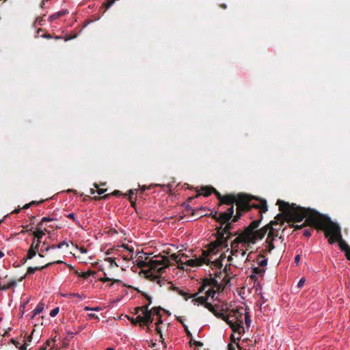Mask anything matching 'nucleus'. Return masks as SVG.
<instances>
[{"label": "nucleus", "instance_id": "f257e3e1", "mask_svg": "<svg viewBox=\"0 0 350 350\" xmlns=\"http://www.w3.org/2000/svg\"><path fill=\"white\" fill-rule=\"evenodd\" d=\"M277 204L279 206L280 211L286 213L287 223L300 222L305 219V222L301 225L289 224V226L291 228H294L295 230H301L306 226H310V228L318 230H324V228H319L314 226L315 225H313L308 220L310 216L312 217V215H316V213L323 215L315 209L301 207L300 206H297L295 204H290L288 202H286L281 200H278L277 201Z\"/></svg>", "mask_w": 350, "mask_h": 350}, {"label": "nucleus", "instance_id": "f03ea898", "mask_svg": "<svg viewBox=\"0 0 350 350\" xmlns=\"http://www.w3.org/2000/svg\"><path fill=\"white\" fill-rule=\"evenodd\" d=\"M308 220L313 225H315L314 226L319 228H324V234L325 237L328 238V243L329 244L338 242L340 250L343 252L350 248L349 245L342 239L340 226L332 221L329 217L326 215L316 213V215L310 216Z\"/></svg>", "mask_w": 350, "mask_h": 350}, {"label": "nucleus", "instance_id": "7ed1b4c3", "mask_svg": "<svg viewBox=\"0 0 350 350\" xmlns=\"http://www.w3.org/2000/svg\"><path fill=\"white\" fill-rule=\"evenodd\" d=\"M254 199L258 200L251 195L243 193H238V199L236 202L237 213L232 218L233 222L238 221L242 216L243 213L250 211L252 208L258 209L261 217H262V213L267 212L268 210L267 202L265 200H259V204H251L250 202Z\"/></svg>", "mask_w": 350, "mask_h": 350}, {"label": "nucleus", "instance_id": "20e7f679", "mask_svg": "<svg viewBox=\"0 0 350 350\" xmlns=\"http://www.w3.org/2000/svg\"><path fill=\"white\" fill-rule=\"evenodd\" d=\"M220 247L224 248L222 246L213 247L211 242L208 245V248L206 250H202V255L200 257L189 259L185 263L189 267H200L204 264H206L212 269L215 268L216 269L220 270L223 267V264L221 260H212V256L216 255L219 252Z\"/></svg>", "mask_w": 350, "mask_h": 350}, {"label": "nucleus", "instance_id": "39448f33", "mask_svg": "<svg viewBox=\"0 0 350 350\" xmlns=\"http://www.w3.org/2000/svg\"><path fill=\"white\" fill-rule=\"evenodd\" d=\"M143 253L139 255L136 260V265L140 269L148 268L147 270H143L144 273L146 271H156L157 273H163L166 268H167L170 265V260L168 257L165 256H154L153 258H149V257H146L144 260H143Z\"/></svg>", "mask_w": 350, "mask_h": 350}, {"label": "nucleus", "instance_id": "423d86ee", "mask_svg": "<svg viewBox=\"0 0 350 350\" xmlns=\"http://www.w3.org/2000/svg\"><path fill=\"white\" fill-rule=\"evenodd\" d=\"M233 221L232 219L227 221L224 225H221L220 226L216 228L217 232L215 234L216 240L212 242V245L213 247L215 246H222L224 248L227 249V252L229 251L228 243V241L230 239L233 237L238 236L239 232H231V230L233 228Z\"/></svg>", "mask_w": 350, "mask_h": 350}, {"label": "nucleus", "instance_id": "0eeeda50", "mask_svg": "<svg viewBox=\"0 0 350 350\" xmlns=\"http://www.w3.org/2000/svg\"><path fill=\"white\" fill-rule=\"evenodd\" d=\"M260 219L253 221L245 229L241 232L246 238H247L252 244H254L258 239H262L268 230L271 227V225H265L262 228L256 230L259 226Z\"/></svg>", "mask_w": 350, "mask_h": 350}, {"label": "nucleus", "instance_id": "6e6552de", "mask_svg": "<svg viewBox=\"0 0 350 350\" xmlns=\"http://www.w3.org/2000/svg\"><path fill=\"white\" fill-rule=\"evenodd\" d=\"M243 311V308H237L232 310L228 315V317H230V319L227 321V324L230 326L233 332H237L239 334H242L245 332L242 319Z\"/></svg>", "mask_w": 350, "mask_h": 350}, {"label": "nucleus", "instance_id": "1a4fd4ad", "mask_svg": "<svg viewBox=\"0 0 350 350\" xmlns=\"http://www.w3.org/2000/svg\"><path fill=\"white\" fill-rule=\"evenodd\" d=\"M250 240L246 238L243 234L240 233L231 243V249L230 254L234 256H237L239 250V243H245V244H252Z\"/></svg>", "mask_w": 350, "mask_h": 350}, {"label": "nucleus", "instance_id": "9d476101", "mask_svg": "<svg viewBox=\"0 0 350 350\" xmlns=\"http://www.w3.org/2000/svg\"><path fill=\"white\" fill-rule=\"evenodd\" d=\"M278 237V233L273 232L272 229L268 232V236L266 239L265 249L262 250L263 252L271 254V251L275 248L273 241Z\"/></svg>", "mask_w": 350, "mask_h": 350}, {"label": "nucleus", "instance_id": "9b49d317", "mask_svg": "<svg viewBox=\"0 0 350 350\" xmlns=\"http://www.w3.org/2000/svg\"><path fill=\"white\" fill-rule=\"evenodd\" d=\"M234 206L229 207L226 211L220 212L219 214V224L224 225L227 221L232 220L234 214Z\"/></svg>", "mask_w": 350, "mask_h": 350}, {"label": "nucleus", "instance_id": "f8f14e48", "mask_svg": "<svg viewBox=\"0 0 350 350\" xmlns=\"http://www.w3.org/2000/svg\"><path fill=\"white\" fill-rule=\"evenodd\" d=\"M163 273H159L156 271H146L145 273V278L150 280V281H155L160 286H162L165 284L166 280L164 279V278H161V275Z\"/></svg>", "mask_w": 350, "mask_h": 350}, {"label": "nucleus", "instance_id": "ddd939ff", "mask_svg": "<svg viewBox=\"0 0 350 350\" xmlns=\"http://www.w3.org/2000/svg\"><path fill=\"white\" fill-rule=\"evenodd\" d=\"M238 194L235 195L230 193L224 195L222 196L221 201L219 202V206L222 204L230 205V206H234V204H236Z\"/></svg>", "mask_w": 350, "mask_h": 350}, {"label": "nucleus", "instance_id": "4468645a", "mask_svg": "<svg viewBox=\"0 0 350 350\" xmlns=\"http://www.w3.org/2000/svg\"><path fill=\"white\" fill-rule=\"evenodd\" d=\"M138 319L140 321V327H144L150 325L153 322L154 317L152 316V313L148 312L144 315H138Z\"/></svg>", "mask_w": 350, "mask_h": 350}, {"label": "nucleus", "instance_id": "2eb2a0df", "mask_svg": "<svg viewBox=\"0 0 350 350\" xmlns=\"http://www.w3.org/2000/svg\"><path fill=\"white\" fill-rule=\"evenodd\" d=\"M187 258V256L183 253L172 254L170 255L171 260H174L178 264V268L181 269H184V265L188 266L185 263L187 262V260L185 262H183V260H182V258Z\"/></svg>", "mask_w": 350, "mask_h": 350}, {"label": "nucleus", "instance_id": "dca6fc26", "mask_svg": "<svg viewBox=\"0 0 350 350\" xmlns=\"http://www.w3.org/2000/svg\"><path fill=\"white\" fill-rule=\"evenodd\" d=\"M45 232L46 230H42L40 228H37L36 230L32 232V234L34 237L33 240L35 239L36 242L34 243V246H36V248H39L40 243H42V237L45 234Z\"/></svg>", "mask_w": 350, "mask_h": 350}, {"label": "nucleus", "instance_id": "f3484780", "mask_svg": "<svg viewBox=\"0 0 350 350\" xmlns=\"http://www.w3.org/2000/svg\"><path fill=\"white\" fill-rule=\"evenodd\" d=\"M284 221H286V213L284 212H282L281 213L278 214L273 221H271L269 224L267 225H271V227L268 230L269 231L272 229V231L274 232V228H273V226L278 225L280 222H281L282 224H284Z\"/></svg>", "mask_w": 350, "mask_h": 350}, {"label": "nucleus", "instance_id": "a211bd4d", "mask_svg": "<svg viewBox=\"0 0 350 350\" xmlns=\"http://www.w3.org/2000/svg\"><path fill=\"white\" fill-rule=\"evenodd\" d=\"M54 263L61 264V263H63V261L59 260H56V261H54V262H48L46 265H42V266L29 267L27 269L26 274L28 275V274L34 273L36 271L42 270V269H44V268L49 267L50 265H53Z\"/></svg>", "mask_w": 350, "mask_h": 350}, {"label": "nucleus", "instance_id": "6ab92c4d", "mask_svg": "<svg viewBox=\"0 0 350 350\" xmlns=\"http://www.w3.org/2000/svg\"><path fill=\"white\" fill-rule=\"evenodd\" d=\"M222 274L221 271H219L217 273H215L214 278H205L204 280L205 281V284H207V286H211L214 288H219L220 284L216 278H220V275Z\"/></svg>", "mask_w": 350, "mask_h": 350}, {"label": "nucleus", "instance_id": "aec40b11", "mask_svg": "<svg viewBox=\"0 0 350 350\" xmlns=\"http://www.w3.org/2000/svg\"><path fill=\"white\" fill-rule=\"evenodd\" d=\"M169 290L176 291L178 295L183 297L185 300H188L189 298L197 297V293L189 295L188 293L180 289L178 287L174 286L172 284L169 287Z\"/></svg>", "mask_w": 350, "mask_h": 350}, {"label": "nucleus", "instance_id": "412c9836", "mask_svg": "<svg viewBox=\"0 0 350 350\" xmlns=\"http://www.w3.org/2000/svg\"><path fill=\"white\" fill-rule=\"evenodd\" d=\"M213 188V187H203L201 189V190L203 191V193H198L195 197L189 198L188 200L189 202H191L195 198H198V196H200L201 195H203L205 197H208L212 193Z\"/></svg>", "mask_w": 350, "mask_h": 350}, {"label": "nucleus", "instance_id": "4be33fe9", "mask_svg": "<svg viewBox=\"0 0 350 350\" xmlns=\"http://www.w3.org/2000/svg\"><path fill=\"white\" fill-rule=\"evenodd\" d=\"M35 242H36L35 239L33 240L32 243L31 244L29 250H27L26 259H31V258H33V257H34L36 255V253L38 251V249L36 248V246H34Z\"/></svg>", "mask_w": 350, "mask_h": 350}, {"label": "nucleus", "instance_id": "5701e85b", "mask_svg": "<svg viewBox=\"0 0 350 350\" xmlns=\"http://www.w3.org/2000/svg\"><path fill=\"white\" fill-rule=\"evenodd\" d=\"M161 310H163L166 313L169 314V312L162 308L161 306H154L149 310V311L152 313V316L154 317V316L158 317L161 315Z\"/></svg>", "mask_w": 350, "mask_h": 350}, {"label": "nucleus", "instance_id": "b1692460", "mask_svg": "<svg viewBox=\"0 0 350 350\" xmlns=\"http://www.w3.org/2000/svg\"><path fill=\"white\" fill-rule=\"evenodd\" d=\"M44 308V304L42 302H40L36 308L33 310V314L31 316V318L33 319L36 315L41 313Z\"/></svg>", "mask_w": 350, "mask_h": 350}, {"label": "nucleus", "instance_id": "393cba45", "mask_svg": "<svg viewBox=\"0 0 350 350\" xmlns=\"http://www.w3.org/2000/svg\"><path fill=\"white\" fill-rule=\"evenodd\" d=\"M122 195V192L119 190H115L114 191H113L111 193H109V194H106L100 198L99 197H97V196H95L94 197V199L96 200H100V199H108L109 198L110 196H121Z\"/></svg>", "mask_w": 350, "mask_h": 350}, {"label": "nucleus", "instance_id": "a878e982", "mask_svg": "<svg viewBox=\"0 0 350 350\" xmlns=\"http://www.w3.org/2000/svg\"><path fill=\"white\" fill-rule=\"evenodd\" d=\"M55 340L53 339L47 340L45 343L40 348L39 350H46L48 347L51 349L49 350H52L53 346L55 345Z\"/></svg>", "mask_w": 350, "mask_h": 350}, {"label": "nucleus", "instance_id": "bb28decb", "mask_svg": "<svg viewBox=\"0 0 350 350\" xmlns=\"http://www.w3.org/2000/svg\"><path fill=\"white\" fill-rule=\"evenodd\" d=\"M187 209L192 211V216L200 218L203 216L202 211L204 210L203 207L200 208L198 210H193L190 206H187Z\"/></svg>", "mask_w": 350, "mask_h": 350}, {"label": "nucleus", "instance_id": "cd10ccee", "mask_svg": "<svg viewBox=\"0 0 350 350\" xmlns=\"http://www.w3.org/2000/svg\"><path fill=\"white\" fill-rule=\"evenodd\" d=\"M256 262L258 265L261 267H263L267 265V259L265 258L262 254H259L258 256V258H256Z\"/></svg>", "mask_w": 350, "mask_h": 350}, {"label": "nucleus", "instance_id": "c85d7f7f", "mask_svg": "<svg viewBox=\"0 0 350 350\" xmlns=\"http://www.w3.org/2000/svg\"><path fill=\"white\" fill-rule=\"evenodd\" d=\"M192 298H193L192 302L194 304H196L197 303H198L199 304H202L204 306V304L207 301V297H204V296H200V297H192Z\"/></svg>", "mask_w": 350, "mask_h": 350}, {"label": "nucleus", "instance_id": "c756f323", "mask_svg": "<svg viewBox=\"0 0 350 350\" xmlns=\"http://www.w3.org/2000/svg\"><path fill=\"white\" fill-rule=\"evenodd\" d=\"M64 246L68 247V243L65 241L59 243L58 245H52L51 246H48L44 250L49 251L51 249H55V248L61 249Z\"/></svg>", "mask_w": 350, "mask_h": 350}, {"label": "nucleus", "instance_id": "7c9ffc66", "mask_svg": "<svg viewBox=\"0 0 350 350\" xmlns=\"http://www.w3.org/2000/svg\"><path fill=\"white\" fill-rule=\"evenodd\" d=\"M68 13V11L67 10H61V11H59L56 13H55L54 14L51 15L50 17H49V20L50 21H53V20H55L65 14H66Z\"/></svg>", "mask_w": 350, "mask_h": 350}, {"label": "nucleus", "instance_id": "2f4dec72", "mask_svg": "<svg viewBox=\"0 0 350 350\" xmlns=\"http://www.w3.org/2000/svg\"><path fill=\"white\" fill-rule=\"evenodd\" d=\"M265 272V269L262 267H256L252 269V273L259 275H262Z\"/></svg>", "mask_w": 350, "mask_h": 350}, {"label": "nucleus", "instance_id": "473e14b6", "mask_svg": "<svg viewBox=\"0 0 350 350\" xmlns=\"http://www.w3.org/2000/svg\"><path fill=\"white\" fill-rule=\"evenodd\" d=\"M16 285V281L15 280H12L6 285H3V287L1 288V291H6L13 286H15Z\"/></svg>", "mask_w": 350, "mask_h": 350}, {"label": "nucleus", "instance_id": "72a5a7b5", "mask_svg": "<svg viewBox=\"0 0 350 350\" xmlns=\"http://www.w3.org/2000/svg\"><path fill=\"white\" fill-rule=\"evenodd\" d=\"M100 281L103 282H112V283L110 284V286H111L113 285V284L114 283H117V282H120V280H115V279H112V278H108V277H104V278H100L99 279Z\"/></svg>", "mask_w": 350, "mask_h": 350}, {"label": "nucleus", "instance_id": "f704fd0d", "mask_svg": "<svg viewBox=\"0 0 350 350\" xmlns=\"http://www.w3.org/2000/svg\"><path fill=\"white\" fill-rule=\"evenodd\" d=\"M96 274V272L94 271L88 270L85 272H81L80 274V277L83 278L84 279H87L90 275H94Z\"/></svg>", "mask_w": 350, "mask_h": 350}, {"label": "nucleus", "instance_id": "c9c22d12", "mask_svg": "<svg viewBox=\"0 0 350 350\" xmlns=\"http://www.w3.org/2000/svg\"><path fill=\"white\" fill-rule=\"evenodd\" d=\"M62 296L64 297H66V298L77 297V298H79L81 299L85 298V296L81 295H80L79 293L64 294V295H62Z\"/></svg>", "mask_w": 350, "mask_h": 350}, {"label": "nucleus", "instance_id": "e433bc0d", "mask_svg": "<svg viewBox=\"0 0 350 350\" xmlns=\"http://www.w3.org/2000/svg\"><path fill=\"white\" fill-rule=\"evenodd\" d=\"M137 291L140 293L142 296H143L148 301V304L146 305H148V306H150V304H152V297L145 292L141 291L139 290H137Z\"/></svg>", "mask_w": 350, "mask_h": 350}, {"label": "nucleus", "instance_id": "4c0bfd02", "mask_svg": "<svg viewBox=\"0 0 350 350\" xmlns=\"http://www.w3.org/2000/svg\"><path fill=\"white\" fill-rule=\"evenodd\" d=\"M215 317L224 320L226 323L228 319H230V317H228V315H225L223 312H219L218 313L215 314Z\"/></svg>", "mask_w": 350, "mask_h": 350}, {"label": "nucleus", "instance_id": "58836bf2", "mask_svg": "<svg viewBox=\"0 0 350 350\" xmlns=\"http://www.w3.org/2000/svg\"><path fill=\"white\" fill-rule=\"evenodd\" d=\"M245 323L247 327H249L251 323L250 316L248 312H245Z\"/></svg>", "mask_w": 350, "mask_h": 350}, {"label": "nucleus", "instance_id": "ea45409f", "mask_svg": "<svg viewBox=\"0 0 350 350\" xmlns=\"http://www.w3.org/2000/svg\"><path fill=\"white\" fill-rule=\"evenodd\" d=\"M138 310H140L141 312L142 313V314H145L146 312H150L149 311V306L148 305H144V306H139L138 307Z\"/></svg>", "mask_w": 350, "mask_h": 350}, {"label": "nucleus", "instance_id": "a19ab883", "mask_svg": "<svg viewBox=\"0 0 350 350\" xmlns=\"http://www.w3.org/2000/svg\"><path fill=\"white\" fill-rule=\"evenodd\" d=\"M128 319L130 320L131 323L133 325H136L139 324V325L140 326V321H139V319H138V315L137 316L136 318L128 317Z\"/></svg>", "mask_w": 350, "mask_h": 350}, {"label": "nucleus", "instance_id": "79ce46f5", "mask_svg": "<svg viewBox=\"0 0 350 350\" xmlns=\"http://www.w3.org/2000/svg\"><path fill=\"white\" fill-rule=\"evenodd\" d=\"M230 265L231 263H229L228 265H226L224 269V271L226 273V275L224 276L223 280L226 282L228 280L226 279L227 275L228 274V271L230 270Z\"/></svg>", "mask_w": 350, "mask_h": 350}, {"label": "nucleus", "instance_id": "37998d69", "mask_svg": "<svg viewBox=\"0 0 350 350\" xmlns=\"http://www.w3.org/2000/svg\"><path fill=\"white\" fill-rule=\"evenodd\" d=\"M215 295V291L213 288H210L206 291V295L204 297H207L208 299L209 297H213Z\"/></svg>", "mask_w": 350, "mask_h": 350}, {"label": "nucleus", "instance_id": "c03bdc74", "mask_svg": "<svg viewBox=\"0 0 350 350\" xmlns=\"http://www.w3.org/2000/svg\"><path fill=\"white\" fill-rule=\"evenodd\" d=\"M94 186L95 188H96V192H97V193L98 195H102V194H103L104 193H105L107 191L106 189H100L98 187V185L96 184V183H94Z\"/></svg>", "mask_w": 350, "mask_h": 350}, {"label": "nucleus", "instance_id": "a18cd8bd", "mask_svg": "<svg viewBox=\"0 0 350 350\" xmlns=\"http://www.w3.org/2000/svg\"><path fill=\"white\" fill-rule=\"evenodd\" d=\"M178 321H179V322H180V323L183 325V326L185 327V332H186V335H187V337L191 338H191H192V334H191V332L189 330L188 327H187L186 325H185L183 324V321H182L181 319H178Z\"/></svg>", "mask_w": 350, "mask_h": 350}, {"label": "nucleus", "instance_id": "49530a36", "mask_svg": "<svg viewBox=\"0 0 350 350\" xmlns=\"http://www.w3.org/2000/svg\"><path fill=\"white\" fill-rule=\"evenodd\" d=\"M190 345H195L197 347H202L203 346V343L200 341L193 340L192 338L190 340Z\"/></svg>", "mask_w": 350, "mask_h": 350}, {"label": "nucleus", "instance_id": "de8ad7c7", "mask_svg": "<svg viewBox=\"0 0 350 350\" xmlns=\"http://www.w3.org/2000/svg\"><path fill=\"white\" fill-rule=\"evenodd\" d=\"M106 260L110 263V267H112L113 265L117 267H119V265L116 262L115 258H107Z\"/></svg>", "mask_w": 350, "mask_h": 350}, {"label": "nucleus", "instance_id": "09e8293b", "mask_svg": "<svg viewBox=\"0 0 350 350\" xmlns=\"http://www.w3.org/2000/svg\"><path fill=\"white\" fill-rule=\"evenodd\" d=\"M219 212L215 211L214 213H211L209 215V216H211L212 218H213L217 222L219 223Z\"/></svg>", "mask_w": 350, "mask_h": 350}, {"label": "nucleus", "instance_id": "8fccbe9b", "mask_svg": "<svg viewBox=\"0 0 350 350\" xmlns=\"http://www.w3.org/2000/svg\"><path fill=\"white\" fill-rule=\"evenodd\" d=\"M212 193H213L215 196L217 197V198L219 200V201L220 202L221 198H222V195L218 191H217L215 188H213V191Z\"/></svg>", "mask_w": 350, "mask_h": 350}, {"label": "nucleus", "instance_id": "3c124183", "mask_svg": "<svg viewBox=\"0 0 350 350\" xmlns=\"http://www.w3.org/2000/svg\"><path fill=\"white\" fill-rule=\"evenodd\" d=\"M240 340V338H235L234 334H231L230 336V341L232 344H234L237 346V344H239L237 341Z\"/></svg>", "mask_w": 350, "mask_h": 350}, {"label": "nucleus", "instance_id": "603ef678", "mask_svg": "<svg viewBox=\"0 0 350 350\" xmlns=\"http://www.w3.org/2000/svg\"><path fill=\"white\" fill-rule=\"evenodd\" d=\"M59 311V308H58V307H57V308H55L53 309V310L50 312V316H51V317H55V316L58 314Z\"/></svg>", "mask_w": 350, "mask_h": 350}, {"label": "nucleus", "instance_id": "864d4df0", "mask_svg": "<svg viewBox=\"0 0 350 350\" xmlns=\"http://www.w3.org/2000/svg\"><path fill=\"white\" fill-rule=\"evenodd\" d=\"M208 286L207 284H205V281L203 280V282H202V286L199 288V290H198V292L197 293V295L199 294V293H202L205 288Z\"/></svg>", "mask_w": 350, "mask_h": 350}, {"label": "nucleus", "instance_id": "5fc2aeb1", "mask_svg": "<svg viewBox=\"0 0 350 350\" xmlns=\"http://www.w3.org/2000/svg\"><path fill=\"white\" fill-rule=\"evenodd\" d=\"M204 306L207 308L210 312L213 310L214 306L212 305L211 303L206 301V303L204 304Z\"/></svg>", "mask_w": 350, "mask_h": 350}, {"label": "nucleus", "instance_id": "6e6d98bb", "mask_svg": "<svg viewBox=\"0 0 350 350\" xmlns=\"http://www.w3.org/2000/svg\"><path fill=\"white\" fill-rule=\"evenodd\" d=\"M115 1L116 0H107V1L105 3V8H109L114 3Z\"/></svg>", "mask_w": 350, "mask_h": 350}, {"label": "nucleus", "instance_id": "4d7b16f0", "mask_svg": "<svg viewBox=\"0 0 350 350\" xmlns=\"http://www.w3.org/2000/svg\"><path fill=\"white\" fill-rule=\"evenodd\" d=\"M312 229H305L304 230V235L306 237H310L312 234Z\"/></svg>", "mask_w": 350, "mask_h": 350}, {"label": "nucleus", "instance_id": "13d9d810", "mask_svg": "<svg viewBox=\"0 0 350 350\" xmlns=\"http://www.w3.org/2000/svg\"><path fill=\"white\" fill-rule=\"evenodd\" d=\"M10 342L12 344H13L18 349L21 346V343L18 341H17L16 340H15V339H13V338L11 339L10 340Z\"/></svg>", "mask_w": 350, "mask_h": 350}, {"label": "nucleus", "instance_id": "bf43d9fd", "mask_svg": "<svg viewBox=\"0 0 350 350\" xmlns=\"http://www.w3.org/2000/svg\"><path fill=\"white\" fill-rule=\"evenodd\" d=\"M23 228H24V230L21 231V233H24L25 231H27V232L31 231V232H32V229H33V228L31 226H30L29 225H27L25 226H23Z\"/></svg>", "mask_w": 350, "mask_h": 350}, {"label": "nucleus", "instance_id": "052dcab7", "mask_svg": "<svg viewBox=\"0 0 350 350\" xmlns=\"http://www.w3.org/2000/svg\"><path fill=\"white\" fill-rule=\"evenodd\" d=\"M161 323H163V320H162V316L161 314L160 316L157 317V321L155 323V325L159 326V325Z\"/></svg>", "mask_w": 350, "mask_h": 350}, {"label": "nucleus", "instance_id": "680f3d73", "mask_svg": "<svg viewBox=\"0 0 350 350\" xmlns=\"http://www.w3.org/2000/svg\"><path fill=\"white\" fill-rule=\"evenodd\" d=\"M28 345H29V344L27 342H25L23 345H21L18 347V349L19 350H27V347Z\"/></svg>", "mask_w": 350, "mask_h": 350}, {"label": "nucleus", "instance_id": "e2e57ef3", "mask_svg": "<svg viewBox=\"0 0 350 350\" xmlns=\"http://www.w3.org/2000/svg\"><path fill=\"white\" fill-rule=\"evenodd\" d=\"M304 282H305V279L301 278L298 282L297 287L299 288H301L303 286Z\"/></svg>", "mask_w": 350, "mask_h": 350}, {"label": "nucleus", "instance_id": "0e129e2a", "mask_svg": "<svg viewBox=\"0 0 350 350\" xmlns=\"http://www.w3.org/2000/svg\"><path fill=\"white\" fill-rule=\"evenodd\" d=\"M44 202V200H40V201H35V200H33V201L31 202V206L32 205H39V204H42Z\"/></svg>", "mask_w": 350, "mask_h": 350}, {"label": "nucleus", "instance_id": "69168bd1", "mask_svg": "<svg viewBox=\"0 0 350 350\" xmlns=\"http://www.w3.org/2000/svg\"><path fill=\"white\" fill-rule=\"evenodd\" d=\"M236 345L232 343L228 345V350H236Z\"/></svg>", "mask_w": 350, "mask_h": 350}, {"label": "nucleus", "instance_id": "338daca9", "mask_svg": "<svg viewBox=\"0 0 350 350\" xmlns=\"http://www.w3.org/2000/svg\"><path fill=\"white\" fill-rule=\"evenodd\" d=\"M346 258L350 260V248L345 252Z\"/></svg>", "mask_w": 350, "mask_h": 350}, {"label": "nucleus", "instance_id": "774afa93", "mask_svg": "<svg viewBox=\"0 0 350 350\" xmlns=\"http://www.w3.org/2000/svg\"><path fill=\"white\" fill-rule=\"evenodd\" d=\"M88 317L90 318V319H98V317L94 314V313H90L88 314Z\"/></svg>", "mask_w": 350, "mask_h": 350}]
</instances>
